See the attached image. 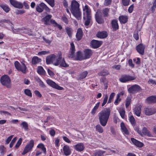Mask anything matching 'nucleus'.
<instances>
[{
	"label": "nucleus",
	"mask_w": 156,
	"mask_h": 156,
	"mask_svg": "<svg viewBox=\"0 0 156 156\" xmlns=\"http://www.w3.org/2000/svg\"><path fill=\"white\" fill-rule=\"evenodd\" d=\"M111 111L109 108H105L98 113V117L100 124L105 126L109 119Z\"/></svg>",
	"instance_id": "obj_1"
},
{
	"label": "nucleus",
	"mask_w": 156,
	"mask_h": 156,
	"mask_svg": "<svg viewBox=\"0 0 156 156\" xmlns=\"http://www.w3.org/2000/svg\"><path fill=\"white\" fill-rule=\"evenodd\" d=\"M70 11L73 15L78 20L80 19L81 12L80 9V5L75 0H73L71 2Z\"/></svg>",
	"instance_id": "obj_2"
},
{
	"label": "nucleus",
	"mask_w": 156,
	"mask_h": 156,
	"mask_svg": "<svg viewBox=\"0 0 156 156\" xmlns=\"http://www.w3.org/2000/svg\"><path fill=\"white\" fill-rule=\"evenodd\" d=\"M62 59V54L60 52L58 53V57L54 54H52L47 56L46 58V62L48 64L52 63L57 66L59 65L58 60H60Z\"/></svg>",
	"instance_id": "obj_3"
},
{
	"label": "nucleus",
	"mask_w": 156,
	"mask_h": 156,
	"mask_svg": "<svg viewBox=\"0 0 156 156\" xmlns=\"http://www.w3.org/2000/svg\"><path fill=\"white\" fill-rule=\"evenodd\" d=\"M83 18L85 20V24L86 26L88 25L91 20V10L88 5H86L83 7Z\"/></svg>",
	"instance_id": "obj_4"
},
{
	"label": "nucleus",
	"mask_w": 156,
	"mask_h": 156,
	"mask_svg": "<svg viewBox=\"0 0 156 156\" xmlns=\"http://www.w3.org/2000/svg\"><path fill=\"white\" fill-rule=\"evenodd\" d=\"M0 82L3 85L8 88L10 87L11 80L8 75H4L2 76L0 79Z\"/></svg>",
	"instance_id": "obj_5"
},
{
	"label": "nucleus",
	"mask_w": 156,
	"mask_h": 156,
	"mask_svg": "<svg viewBox=\"0 0 156 156\" xmlns=\"http://www.w3.org/2000/svg\"><path fill=\"white\" fill-rule=\"evenodd\" d=\"M36 11L39 12H42L44 10L47 12H50V9L44 3L41 2L39 5H37L36 7Z\"/></svg>",
	"instance_id": "obj_6"
},
{
	"label": "nucleus",
	"mask_w": 156,
	"mask_h": 156,
	"mask_svg": "<svg viewBox=\"0 0 156 156\" xmlns=\"http://www.w3.org/2000/svg\"><path fill=\"white\" fill-rule=\"evenodd\" d=\"M21 65L17 61H15L14 62V65L16 69L19 71H21L23 73H26V67L25 64L22 62Z\"/></svg>",
	"instance_id": "obj_7"
},
{
	"label": "nucleus",
	"mask_w": 156,
	"mask_h": 156,
	"mask_svg": "<svg viewBox=\"0 0 156 156\" xmlns=\"http://www.w3.org/2000/svg\"><path fill=\"white\" fill-rule=\"evenodd\" d=\"M34 146V141L31 140L29 143L27 144L23 151L22 154L24 155L27 153L31 151Z\"/></svg>",
	"instance_id": "obj_8"
},
{
	"label": "nucleus",
	"mask_w": 156,
	"mask_h": 156,
	"mask_svg": "<svg viewBox=\"0 0 156 156\" xmlns=\"http://www.w3.org/2000/svg\"><path fill=\"white\" fill-rule=\"evenodd\" d=\"M135 79L134 77L128 75H123L119 79L120 81L122 83H125L128 81L133 80Z\"/></svg>",
	"instance_id": "obj_9"
},
{
	"label": "nucleus",
	"mask_w": 156,
	"mask_h": 156,
	"mask_svg": "<svg viewBox=\"0 0 156 156\" xmlns=\"http://www.w3.org/2000/svg\"><path fill=\"white\" fill-rule=\"evenodd\" d=\"M142 90L140 87L138 85L135 84L131 86L128 89V91L130 94L137 92Z\"/></svg>",
	"instance_id": "obj_10"
},
{
	"label": "nucleus",
	"mask_w": 156,
	"mask_h": 156,
	"mask_svg": "<svg viewBox=\"0 0 156 156\" xmlns=\"http://www.w3.org/2000/svg\"><path fill=\"white\" fill-rule=\"evenodd\" d=\"M95 16L96 21L98 23L102 24L104 23L105 22L104 19L100 12H97Z\"/></svg>",
	"instance_id": "obj_11"
},
{
	"label": "nucleus",
	"mask_w": 156,
	"mask_h": 156,
	"mask_svg": "<svg viewBox=\"0 0 156 156\" xmlns=\"http://www.w3.org/2000/svg\"><path fill=\"white\" fill-rule=\"evenodd\" d=\"M46 82L48 84L53 88L60 90H62L63 89L62 87L58 86L54 82L51 80H46Z\"/></svg>",
	"instance_id": "obj_12"
},
{
	"label": "nucleus",
	"mask_w": 156,
	"mask_h": 156,
	"mask_svg": "<svg viewBox=\"0 0 156 156\" xmlns=\"http://www.w3.org/2000/svg\"><path fill=\"white\" fill-rule=\"evenodd\" d=\"M9 2L12 5L16 8L21 9L23 7V4L20 2L15 0H10Z\"/></svg>",
	"instance_id": "obj_13"
},
{
	"label": "nucleus",
	"mask_w": 156,
	"mask_h": 156,
	"mask_svg": "<svg viewBox=\"0 0 156 156\" xmlns=\"http://www.w3.org/2000/svg\"><path fill=\"white\" fill-rule=\"evenodd\" d=\"M144 112L147 115H152L156 112V109L154 108H144Z\"/></svg>",
	"instance_id": "obj_14"
},
{
	"label": "nucleus",
	"mask_w": 156,
	"mask_h": 156,
	"mask_svg": "<svg viewBox=\"0 0 156 156\" xmlns=\"http://www.w3.org/2000/svg\"><path fill=\"white\" fill-rule=\"evenodd\" d=\"M145 46L142 44H140L136 47V50L140 54L143 55L144 54V49Z\"/></svg>",
	"instance_id": "obj_15"
},
{
	"label": "nucleus",
	"mask_w": 156,
	"mask_h": 156,
	"mask_svg": "<svg viewBox=\"0 0 156 156\" xmlns=\"http://www.w3.org/2000/svg\"><path fill=\"white\" fill-rule=\"evenodd\" d=\"M102 44L101 41L94 40L91 42V46L93 48H96L99 47Z\"/></svg>",
	"instance_id": "obj_16"
},
{
	"label": "nucleus",
	"mask_w": 156,
	"mask_h": 156,
	"mask_svg": "<svg viewBox=\"0 0 156 156\" xmlns=\"http://www.w3.org/2000/svg\"><path fill=\"white\" fill-rule=\"evenodd\" d=\"M73 147L76 151L80 152L83 151L85 148L83 144L82 143H79L77 144L74 145Z\"/></svg>",
	"instance_id": "obj_17"
},
{
	"label": "nucleus",
	"mask_w": 156,
	"mask_h": 156,
	"mask_svg": "<svg viewBox=\"0 0 156 156\" xmlns=\"http://www.w3.org/2000/svg\"><path fill=\"white\" fill-rule=\"evenodd\" d=\"M93 51L90 49H86L84 51V56L85 59L89 58L92 55Z\"/></svg>",
	"instance_id": "obj_18"
},
{
	"label": "nucleus",
	"mask_w": 156,
	"mask_h": 156,
	"mask_svg": "<svg viewBox=\"0 0 156 156\" xmlns=\"http://www.w3.org/2000/svg\"><path fill=\"white\" fill-rule=\"evenodd\" d=\"M52 16L51 15H48L42 19V21L44 22V24L48 25L50 24V21Z\"/></svg>",
	"instance_id": "obj_19"
},
{
	"label": "nucleus",
	"mask_w": 156,
	"mask_h": 156,
	"mask_svg": "<svg viewBox=\"0 0 156 156\" xmlns=\"http://www.w3.org/2000/svg\"><path fill=\"white\" fill-rule=\"evenodd\" d=\"M70 52L68 55V56L69 58H72L74 56L75 52V47L73 43L71 44V48L70 49Z\"/></svg>",
	"instance_id": "obj_20"
},
{
	"label": "nucleus",
	"mask_w": 156,
	"mask_h": 156,
	"mask_svg": "<svg viewBox=\"0 0 156 156\" xmlns=\"http://www.w3.org/2000/svg\"><path fill=\"white\" fill-rule=\"evenodd\" d=\"M83 35V32L80 28H78L77 30L76 34V37L77 40L79 41L82 38Z\"/></svg>",
	"instance_id": "obj_21"
},
{
	"label": "nucleus",
	"mask_w": 156,
	"mask_h": 156,
	"mask_svg": "<svg viewBox=\"0 0 156 156\" xmlns=\"http://www.w3.org/2000/svg\"><path fill=\"white\" fill-rule=\"evenodd\" d=\"M131 140L132 143L137 147H141L144 145L143 143L136 140L134 138H131Z\"/></svg>",
	"instance_id": "obj_22"
},
{
	"label": "nucleus",
	"mask_w": 156,
	"mask_h": 156,
	"mask_svg": "<svg viewBox=\"0 0 156 156\" xmlns=\"http://www.w3.org/2000/svg\"><path fill=\"white\" fill-rule=\"evenodd\" d=\"M63 149L64 153L66 155H69L71 154V151L69 146L67 145H65L63 146Z\"/></svg>",
	"instance_id": "obj_23"
},
{
	"label": "nucleus",
	"mask_w": 156,
	"mask_h": 156,
	"mask_svg": "<svg viewBox=\"0 0 156 156\" xmlns=\"http://www.w3.org/2000/svg\"><path fill=\"white\" fill-rule=\"evenodd\" d=\"M148 104L156 103V97L154 96L148 97L146 100Z\"/></svg>",
	"instance_id": "obj_24"
},
{
	"label": "nucleus",
	"mask_w": 156,
	"mask_h": 156,
	"mask_svg": "<svg viewBox=\"0 0 156 156\" xmlns=\"http://www.w3.org/2000/svg\"><path fill=\"white\" fill-rule=\"evenodd\" d=\"M111 25L113 30L115 31L119 29V26L117 20H112V21Z\"/></svg>",
	"instance_id": "obj_25"
},
{
	"label": "nucleus",
	"mask_w": 156,
	"mask_h": 156,
	"mask_svg": "<svg viewBox=\"0 0 156 156\" xmlns=\"http://www.w3.org/2000/svg\"><path fill=\"white\" fill-rule=\"evenodd\" d=\"M141 111V106H140L135 107L133 110L134 114L138 116H140Z\"/></svg>",
	"instance_id": "obj_26"
},
{
	"label": "nucleus",
	"mask_w": 156,
	"mask_h": 156,
	"mask_svg": "<svg viewBox=\"0 0 156 156\" xmlns=\"http://www.w3.org/2000/svg\"><path fill=\"white\" fill-rule=\"evenodd\" d=\"M58 62L60 67L66 68L69 66V65L66 63L64 58L62 60L61 59L60 60H58Z\"/></svg>",
	"instance_id": "obj_27"
},
{
	"label": "nucleus",
	"mask_w": 156,
	"mask_h": 156,
	"mask_svg": "<svg viewBox=\"0 0 156 156\" xmlns=\"http://www.w3.org/2000/svg\"><path fill=\"white\" fill-rule=\"evenodd\" d=\"M121 127L122 132L127 135L129 134V132L128 131L127 128L126 127L124 124L122 122L121 123Z\"/></svg>",
	"instance_id": "obj_28"
},
{
	"label": "nucleus",
	"mask_w": 156,
	"mask_h": 156,
	"mask_svg": "<svg viewBox=\"0 0 156 156\" xmlns=\"http://www.w3.org/2000/svg\"><path fill=\"white\" fill-rule=\"evenodd\" d=\"M0 7L6 12H8L10 10V8L6 4L1 3L0 4Z\"/></svg>",
	"instance_id": "obj_29"
},
{
	"label": "nucleus",
	"mask_w": 156,
	"mask_h": 156,
	"mask_svg": "<svg viewBox=\"0 0 156 156\" xmlns=\"http://www.w3.org/2000/svg\"><path fill=\"white\" fill-rule=\"evenodd\" d=\"M97 36L98 37L101 38H104L107 37V33L105 31L98 32L97 34Z\"/></svg>",
	"instance_id": "obj_30"
},
{
	"label": "nucleus",
	"mask_w": 156,
	"mask_h": 156,
	"mask_svg": "<svg viewBox=\"0 0 156 156\" xmlns=\"http://www.w3.org/2000/svg\"><path fill=\"white\" fill-rule=\"evenodd\" d=\"M41 60V59L38 57L34 56L32 59V63L33 64L36 65L40 62Z\"/></svg>",
	"instance_id": "obj_31"
},
{
	"label": "nucleus",
	"mask_w": 156,
	"mask_h": 156,
	"mask_svg": "<svg viewBox=\"0 0 156 156\" xmlns=\"http://www.w3.org/2000/svg\"><path fill=\"white\" fill-rule=\"evenodd\" d=\"M119 20L121 23H125L127 21L128 18L126 16H122L119 17Z\"/></svg>",
	"instance_id": "obj_32"
},
{
	"label": "nucleus",
	"mask_w": 156,
	"mask_h": 156,
	"mask_svg": "<svg viewBox=\"0 0 156 156\" xmlns=\"http://www.w3.org/2000/svg\"><path fill=\"white\" fill-rule=\"evenodd\" d=\"M110 11V9L105 8L102 10V13L104 17H108L109 16V12Z\"/></svg>",
	"instance_id": "obj_33"
},
{
	"label": "nucleus",
	"mask_w": 156,
	"mask_h": 156,
	"mask_svg": "<svg viewBox=\"0 0 156 156\" xmlns=\"http://www.w3.org/2000/svg\"><path fill=\"white\" fill-rule=\"evenodd\" d=\"M76 58L77 59L80 60L85 59H84V55H83L81 52L80 51H78L77 52L76 54Z\"/></svg>",
	"instance_id": "obj_34"
},
{
	"label": "nucleus",
	"mask_w": 156,
	"mask_h": 156,
	"mask_svg": "<svg viewBox=\"0 0 156 156\" xmlns=\"http://www.w3.org/2000/svg\"><path fill=\"white\" fill-rule=\"evenodd\" d=\"M21 127L25 131H27L28 129V124L26 122H23L20 124Z\"/></svg>",
	"instance_id": "obj_35"
},
{
	"label": "nucleus",
	"mask_w": 156,
	"mask_h": 156,
	"mask_svg": "<svg viewBox=\"0 0 156 156\" xmlns=\"http://www.w3.org/2000/svg\"><path fill=\"white\" fill-rule=\"evenodd\" d=\"M142 133L144 135H147L148 136H151V135L149 132V131L145 127H144L143 129Z\"/></svg>",
	"instance_id": "obj_36"
},
{
	"label": "nucleus",
	"mask_w": 156,
	"mask_h": 156,
	"mask_svg": "<svg viewBox=\"0 0 156 156\" xmlns=\"http://www.w3.org/2000/svg\"><path fill=\"white\" fill-rule=\"evenodd\" d=\"M100 104V102H98L96 105L94 107L93 109L91 111V114L94 115L95 114L96 111L98 109Z\"/></svg>",
	"instance_id": "obj_37"
},
{
	"label": "nucleus",
	"mask_w": 156,
	"mask_h": 156,
	"mask_svg": "<svg viewBox=\"0 0 156 156\" xmlns=\"http://www.w3.org/2000/svg\"><path fill=\"white\" fill-rule=\"evenodd\" d=\"M37 72L39 74L42 75L44 74L45 73V71L43 68L41 66L38 67Z\"/></svg>",
	"instance_id": "obj_38"
},
{
	"label": "nucleus",
	"mask_w": 156,
	"mask_h": 156,
	"mask_svg": "<svg viewBox=\"0 0 156 156\" xmlns=\"http://www.w3.org/2000/svg\"><path fill=\"white\" fill-rule=\"evenodd\" d=\"M96 131L100 133H102L103 132V129L101 126L99 124L97 125L96 126Z\"/></svg>",
	"instance_id": "obj_39"
},
{
	"label": "nucleus",
	"mask_w": 156,
	"mask_h": 156,
	"mask_svg": "<svg viewBox=\"0 0 156 156\" xmlns=\"http://www.w3.org/2000/svg\"><path fill=\"white\" fill-rule=\"evenodd\" d=\"M88 74V72L85 71L81 73L80 75V79H83L86 77Z\"/></svg>",
	"instance_id": "obj_40"
},
{
	"label": "nucleus",
	"mask_w": 156,
	"mask_h": 156,
	"mask_svg": "<svg viewBox=\"0 0 156 156\" xmlns=\"http://www.w3.org/2000/svg\"><path fill=\"white\" fill-rule=\"evenodd\" d=\"M37 147L38 148H41L44 153H46V149L43 144H40L38 145Z\"/></svg>",
	"instance_id": "obj_41"
},
{
	"label": "nucleus",
	"mask_w": 156,
	"mask_h": 156,
	"mask_svg": "<svg viewBox=\"0 0 156 156\" xmlns=\"http://www.w3.org/2000/svg\"><path fill=\"white\" fill-rule=\"evenodd\" d=\"M119 113L121 117L124 119L125 117V111L123 109H121L119 111Z\"/></svg>",
	"instance_id": "obj_42"
},
{
	"label": "nucleus",
	"mask_w": 156,
	"mask_h": 156,
	"mask_svg": "<svg viewBox=\"0 0 156 156\" xmlns=\"http://www.w3.org/2000/svg\"><path fill=\"white\" fill-rule=\"evenodd\" d=\"M66 30L69 36L71 37L72 35V29L69 27H66Z\"/></svg>",
	"instance_id": "obj_43"
},
{
	"label": "nucleus",
	"mask_w": 156,
	"mask_h": 156,
	"mask_svg": "<svg viewBox=\"0 0 156 156\" xmlns=\"http://www.w3.org/2000/svg\"><path fill=\"white\" fill-rule=\"evenodd\" d=\"M6 152V148L3 146H0V153L4 155Z\"/></svg>",
	"instance_id": "obj_44"
},
{
	"label": "nucleus",
	"mask_w": 156,
	"mask_h": 156,
	"mask_svg": "<svg viewBox=\"0 0 156 156\" xmlns=\"http://www.w3.org/2000/svg\"><path fill=\"white\" fill-rule=\"evenodd\" d=\"M25 94L28 96L31 97H32V93L31 92L30 90L28 89H26L24 90Z\"/></svg>",
	"instance_id": "obj_45"
},
{
	"label": "nucleus",
	"mask_w": 156,
	"mask_h": 156,
	"mask_svg": "<svg viewBox=\"0 0 156 156\" xmlns=\"http://www.w3.org/2000/svg\"><path fill=\"white\" fill-rule=\"evenodd\" d=\"M115 93L113 92L111 94L110 96L109 99L108 101V103H110L112 101L115 95Z\"/></svg>",
	"instance_id": "obj_46"
},
{
	"label": "nucleus",
	"mask_w": 156,
	"mask_h": 156,
	"mask_svg": "<svg viewBox=\"0 0 156 156\" xmlns=\"http://www.w3.org/2000/svg\"><path fill=\"white\" fill-rule=\"evenodd\" d=\"M129 121L131 124L133 126H134L135 124V120L134 118L133 115L131 116L129 118Z\"/></svg>",
	"instance_id": "obj_47"
},
{
	"label": "nucleus",
	"mask_w": 156,
	"mask_h": 156,
	"mask_svg": "<svg viewBox=\"0 0 156 156\" xmlns=\"http://www.w3.org/2000/svg\"><path fill=\"white\" fill-rule=\"evenodd\" d=\"M122 4L125 6H128L129 5L130 0H122Z\"/></svg>",
	"instance_id": "obj_48"
},
{
	"label": "nucleus",
	"mask_w": 156,
	"mask_h": 156,
	"mask_svg": "<svg viewBox=\"0 0 156 156\" xmlns=\"http://www.w3.org/2000/svg\"><path fill=\"white\" fill-rule=\"evenodd\" d=\"M119 98L120 97H119V95H117L116 99L114 102V104L115 105H117L119 103L121 99L120 98Z\"/></svg>",
	"instance_id": "obj_49"
},
{
	"label": "nucleus",
	"mask_w": 156,
	"mask_h": 156,
	"mask_svg": "<svg viewBox=\"0 0 156 156\" xmlns=\"http://www.w3.org/2000/svg\"><path fill=\"white\" fill-rule=\"evenodd\" d=\"M108 99V96L107 95H106L104 98V100L103 101V103L102 104V106H103L107 102V101Z\"/></svg>",
	"instance_id": "obj_50"
},
{
	"label": "nucleus",
	"mask_w": 156,
	"mask_h": 156,
	"mask_svg": "<svg viewBox=\"0 0 156 156\" xmlns=\"http://www.w3.org/2000/svg\"><path fill=\"white\" fill-rule=\"evenodd\" d=\"M22 139L21 138H20L19 140L18 141L17 143L15 145V147L16 148H18L20 146V145L22 143Z\"/></svg>",
	"instance_id": "obj_51"
},
{
	"label": "nucleus",
	"mask_w": 156,
	"mask_h": 156,
	"mask_svg": "<svg viewBox=\"0 0 156 156\" xmlns=\"http://www.w3.org/2000/svg\"><path fill=\"white\" fill-rule=\"evenodd\" d=\"M112 2V0H105L104 5L106 6H108L110 5Z\"/></svg>",
	"instance_id": "obj_52"
},
{
	"label": "nucleus",
	"mask_w": 156,
	"mask_h": 156,
	"mask_svg": "<svg viewBox=\"0 0 156 156\" xmlns=\"http://www.w3.org/2000/svg\"><path fill=\"white\" fill-rule=\"evenodd\" d=\"M13 136V135H11L8 137V138L6 139L5 141V144H9L10 142L11 141Z\"/></svg>",
	"instance_id": "obj_53"
},
{
	"label": "nucleus",
	"mask_w": 156,
	"mask_h": 156,
	"mask_svg": "<svg viewBox=\"0 0 156 156\" xmlns=\"http://www.w3.org/2000/svg\"><path fill=\"white\" fill-rule=\"evenodd\" d=\"M108 74V72L106 70H103L101 72L99 75L101 76H105L106 75H107Z\"/></svg>",
	"instance_id": "obj_54"
},
{
	"label": "nucleus",
	"mask_w": 156,
	"mask_h": 156,
	"mask_svg": "<svg viewBox=\"0 0 156 156\" xmlns=\"http://www.w3.org/2000/svg\"><path fill=\"white\" fill-rule=\"evenodd\" d=\"M16 137H15L12 140L9 145V147L10 148L13 147V144L16 140Z\"/></svg>",
	"instance_id": "obj_55"
},
{
	"label": "nucleus",
	"mask_w": 156,
	"mask_h": 156,
	"mask_svg": "<svg viewBox=\"0 0 156 156\" xmlns=\"http://www.w3.org/2000/svg\"><path fill=\"white\" fill-rule=\"evenodd\" d=\"M62 19L63 21L66 23H68V20L67 18L65 16H63L62 18Z\"/></svg>",
	"instance_id": "obj_56"
},
{
	"label": "nucleus",
	"mask_w": 156,
	"mask_h": 156,
	"mask_svg": "<svg viewBox=\"0 0 156 156\" xmlns=\"http://www.w3.org/2000/svg\"><path fill=\"white\" fill-rule=\"evenodd\" d=\"M133 37L136 40H137L139 39V36L137 31L134 32L133 34Z\"/></svg>",
	"instance_id": "obj_57"
},
{
	"label": "nucleus",
	"mask_w": 156,
	"mask_h": 156,
	"mask_svg": "<svg viewBox=\"0 0 156 156\" xmlns=\"http://www.w3.org/2000/svg\"><path fill=\"white\" fill-rule=\"evenodd\" d=\"M103 152L101 151H98L94 154L93 156H101Z\"/></svg>",
	"instance_id": "obj_58"
},
{
	"label": "nucleus",
	"mask_w": 156,
	"mask_h": 156,
	"mask_svg": "<svg viewBox=\"0 0 156 156\" xmlns=\"http://www.w3.org/2000/svg\"><path fill=\"white\" fill-rule=\"evenodd\" d=\"M49 52L48 51H42L41 52H39L38 53V55H45L49 54Z\"/></svg>",
	"instance_id": "obj_59"
},
{
	"label": "nucleus",
	"mask_w": 156,
	"mask_h": 156,
	"mask_svg": "<svg viewBox=\"0 0 156 156\" xmlns=\"http://www.w3.org/2000/svg\"><path fill=\"white\" fill-rule=\"evenodd\" d=\"M130 100L131 99L130 98H128L127 99L125 105L126 108H128L130 104Z\"/></svg>",
	"instance_id": "obj_60"
},
{
	"label": "nucleus",
	"mask_w": 156,
	"mask_h": 156,
	"mask_svg": "<svg viewBox=\"0 0 156 156\" xmlns=\"http://www.w3.org/2000/svg\"><path fill=\"white\" fill-rule=\"evenodd\" d=\"M1 23H4L9 24H12L11 22L9 20H4L1 21Z\"/></svg>",
	"instance_id": "obj_61"
},
{
	"label": "nucleus",
	"mask_w": 156,
	"mask_h": 156,
	"mask_svg": "<svg viewBox=\"0 0 156 156\" xmlns=\"http://www.w3.org/2000/svg\"><path fill=\"white\" fill-rule=\"evenodd\" d=\"M34 93L36 96L39 98H41L42 97V95L38 90H35Z\"/></svg>",
	"instance_id": "obj_62"
},
{
	"label": "nucleus",
	"mask_w": 156,
	"mask_h": 156,
	"mask_svg": "<svg viewBox=\"0 0 156 156\" xmlns=\"http://www.w3.org/2000/svg\"><path fill=\"white\" fill-rule=\"evenodd\" d=\"M24 32L25 34H28L29 35H31L32 34L31 30L30 29H26L24 30Z\"/></svg>",
	"instance_id": "obj_63"
},
{
	"label": "nucleus",
	"mask_w": 156,
	"mask_h": 156,
	"mask_svg": "<svg viewBox=\"0 0 156 156\" xmlns=\"http://www.w3.org/2000/svg\"><path fill=\"white\" fill-rule=\"evenodd\" d=\"M134 6L133 5H131L129 8L128 11L129 13H132L133 11Z\"/></svg>",
	"instance_id": "obj_64"
}]
</instances>
